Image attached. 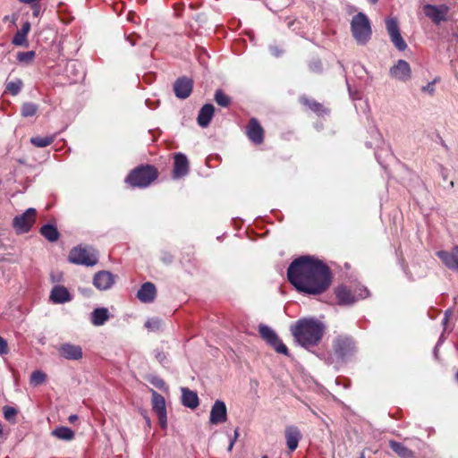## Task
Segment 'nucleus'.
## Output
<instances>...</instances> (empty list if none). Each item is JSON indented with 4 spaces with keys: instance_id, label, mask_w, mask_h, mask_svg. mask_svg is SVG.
Listing matches in <instances>:
<instances>
[{
    "instance_id": "55",
    "label": "nucleus",
    "mask_w": 458,
    "mask_h": 458,
    "mask_svg": "<svg viewBox=\"0 0 458 458\" xmlns=\"http://www.w3.org/2000/svg\"><path fill=\"white\" fill-rule=\"evenodd\" d=\"M163 259H164V261H165V263H169V262H171V261H172V257H171V256L165 257Z\"/></svg>"
},
{
    "instance_id": "56",
    "label": "nucleus",
    "mask_w": 458,
    "mask_h": 458,
    "mask_svg": "<svg viewBox=\"0 0 458 458\" xmlns=\"http://www.w3.org/2000/svg\"><path fill=\"white\" fill-rule=\"evenodd\" d=\"M3 435V427H2V424L0 423V437H2Z\"/></svg>"
},
{
    "instance_id": "54",
    "label": "nucleus",
    "mask_w": 458,
    "mask_h": 458,
    "mask_svg": "<svg viewBox=\"0 0 458 458\" xmlns=\"http://www.w3.org/2000/svg\"><path fill=\"white\" fill-rule=\"evenodd\" d=\"M233 445H234L233 441H230L228 448H227V451L231 452L233 450Z\"/></svg>"
},
{
    "instance_id": "47",
    "label": "nucleus",
    "mask_w": 458,
    "mask_h": 458,
    "mask_svg": "<svg viewBox=\"0 0 458 458\" xmlns=\"http://www.w3.org/2000/svg\"><path fill=\"white\" fill-rule=\"evenodd\" d=\"M422 89L423 91H428V93L433 94L435 90L433 82L428 83L427 86L423 87Z\"/></svg>"
},
{
    "instance_id": "58",
    "label": "nucleus",
    "mask_w": 458,
    "mask_h": 458,
    "mask_svg": "<svg viewBox=\"0 0 458 458\" xmlns=\"http://www.w3.org/2000/svg\"><path fill=\"white\" fill-rule=\"evenodd\" d=\"M372 4H376L378 0H369Z\"/></svg>"
},
{
    "instance_id": "32",
    "label": "nucleus",
    "mask_w": 458,
    "mask_h": 458,
    "mask_svg": "<svg viewBox=\"0 0 458 458\" xmlns=\"http://www.w3.org/2000/svg\"><path fill=\"white\" fill-rule=\"evenodd\" d=\"M47 380V375L41 370H35L31 373L30 383L33 386L43 385Z\"/></svg>"
},
{
    "instance_id": "8",
    "label": "nucleus",
    "mask_w": 458,
    "mask_h": 458,
    "mask_svg": "<svg viewBox=\"0 0 458 458\" xmlns=\"http://www.w3.org/2000/svg\"><path fill=\"white\" fill-rule=\"evenodd\" d=\"M259 332L261 337L270 344L276 352L288 355V349L285 344L278 338L276 332L266 325H259Z\"/></svg>"
},
{
    "instance_id": "41",
    "label": "nucleus",
    "mask_w": 458,
    "mask_h": 458,
    "mask_svg": "<svg viewBox=\"0 0 458 458\" xmlns=\"http://www.w3.org/2000/svg\"><path fill=\"white\" fill-rule=\"evenodd\" d=\"M145 326L148 329L155 331V330H157V329L160 328L161 321L159 319H157V318H152V319L148 320L145 323Z\"/></svg>"
},
{
    "instance_id": "19",
    "label": "nucleus",
    "mask_w": 458,
    "mask_h": 458,
    "mask_svg": "<svg viewBox=\"0 0 458 458\" xmlns=\"http://www.w3.org/2000/svg\"><path fill=\"white\" fill-rule=\"evenodd\" d=\"M174 90L177 98H187L192 91V81L187 78L178 79L174 85Z\"/></svg>"
},
{
    "instance_id": "13",
    "label": "nucleus",
    "mask_w": 458,
    "mask_h": 458,
    "mask_svg": "<svg viewBox=\"0 0 458 458\" xmlns=\"http://www.w3.org/2000/svg\"><path fill=\"white\" fill-rule=\"evenodd\" d=\"M437 256L447 268L458 272V245L450 250H438Z\"/></svg>"
},
{
    "instance_id": "29",
    "label": "nucleus",
    "mask_w": 458,
    "mask_h": 458,
    "mask_svg": "<svg viewBox=\"0 0 458 458\" xmlns=\"http://www.w3.org/2000/svg\"><path fill=\"white\" fill-rule=\"evenodd\" d=\"M40 233L51 242L57 241L59 238V233L57 228L48 224L41 227Z\"/></svg>"
},
{
    "instance_id": "60",
    "label": "nucleus",
    "mask_w": 458,
    "mask_h": 458,
    "mask_svg": "<svg viewBox=\"0 0 458 458\" xmlns=\"http://www.w3.org/2000/svg\"><path fill=\"white\" fill-rule=\"evenodd\" d=\"M261 458H268L267 455H263Z\"/></svg>"
},
{
    "instance_id": "44",
    "label": "nucleus",
    "mask_w": 458,
    "mask_h": 458,
    "mask_svg": "<svg viewBox=\"0 0 458 458\" xmlns=\"http://www.w3.org/2000/svg\"><path fill=\"white\" fill-rule=\"evenodd\" d=\"M30 5L32 8L33 16L38 17L40 14V5H39L38 2L31 4Z\"/></svg>"
},
{
    "instance_id": "11",
    "label": "nucleus",
    "mask_w": 458,
    "mask_h": 458,
    "mask_svg": "<svg viewBox=\"0 0 458 458\" xmlns=\"http://www.w3.org/2000/svg\"><path fill=\"white\" fill-rule=\"evenodd\" d=\"M151 394L152 409L157 415L161 428H165L167 426V417L165 398L155 390H151Z\"/></svg>"
},
{
    "instance_id": "22",
    "label": "nucleus",
    "mask_w": 458,
    "mask_h": 458,
    "mask_svg": "<svg viewBox=\"0 0 458 458\" xmlns=\"http://www.w3.org/2000/svg\"><path fill=\"white\" fill-rule=\"evenodd\" d=\"M50 300L54 303L60 304L70 301L72 300V296L67 288L63 285H55L51 291Z\"/></svg>"
},
{
    "instance_id": "18",
    "label": "nucleus",
    "mask_w": 458,
    "mask_h": 458,
    "mask_svg": "<svg viewBox=\"0 0 458 458\" xmlns=\"http://www.w3.org/2000/svg\"><path fill=\"white\" fill-rule=\"evenodd\" d=\"M189 172V162L186 156L182 153H177L174 156V164L173 177L178 179L185 176Z\"/></svg>"
},
{
    "instance_id": "10",
    "label": "nucleus",
    "mask_w": 458,
    "mask_h": 458,
    "mask_svg": "<svg viewBox=\"0 0 458 458\" xmlns=\"http://www.w3.org/2000/svg\"><path fill=\"white\" fill-rule=\"evenodd\" d=\"M386 25L392 43L398 50L404 51L407 48V44L400 33L397 20L395 18H388L386 21Z\"/></svg>"
},
{
    "instance_id": "21",
    "label": "nucleus",
    "mask_w": 458,
    "mask_h": 458,
    "mask_svg": "<svg viewBox=\"0 0 458 458\" xmlns=\"http://www.w3.org/2000/svg\"><path fill=\"white\" fill-rule=\"evenodd\" d=\"M113 284V276L106 271L98 272L93 278V284L98 290H106Z\"/></svg>"
},
{
    "instance_id": "46",
    "label": "nucleus",
    "mask_w": 458,
    "mask_h": 458,
    "mask_svg": "<svg viewBox=\"0 0 458 458\" xmlns=\"http://www.w3.org/2000/svg\"><path fill=\"white\" fill-rule=\"evenodd\" d=\"M30 24L29 22H26L23 24L22 28L19 31L27 37V35L30 31Z\"/></svg>"
},
{
    "instance_id": "39",
    "label": "nucleus",
    "mask_w": 458,
    "mask_h": 458,
    "mask_svg": "<svg viewBox=\"0 0 458 458\" xmlns=\"http://www.w3.org/2000/svg\"><path fill=\"white\" fill-rule=\"evenodd\" d=\"M16 414H17V411L13 407H11V406L4 407V416L7 420H13Z\"/></svg>"
},
{
    "instance_id": "14",
    "label": "nucleus",
    "mask_w": 458,
    "mask_h": 458,
    "mask_svg": "<svg viewBox=\"0 0 458 458\" xmlns=\"http://www.w3.org/2000/svg\"><path fill=\"white\" fill-rule=\"evenodd\" d=\"M57 351L61 357L70 360H78L82 358L83 352L80 345L65 343L61 344Z\"/></svg>"
},
{
    "instance_id": "59",
    "label": "nucleus",
    "mask_w": 458,
    "mask_h": 458,
    "mask_svg": "<svg viewBox=\"0 0 458 458\" xmlns=\"http://www.w3.org/2000/svg\"><path fill=\"white\" fill-rule=\"evenodd\" d=\"M455 379H456V381L458 382V371H457V372H456V374H455Z\"/></svg>"
},
{
    "instance_id": "16",
    "label": "nucleus",
    "mask_w": 458,
    "mask_h": 458,
    "mask_svg": "<svg viewBox=\"0 0 458 458\" xmlns=\"http://www.w3.org/2000/svg\"><path fill=\"white\" fill-rule=\"evenodd\" d=\"M411 67L410 64L404 60H399L390 69V75L400 81H406L411 78Z\"/></svg>"
},
{
    "instance_id": "5",
    "label": "nucleus",
    "mask_w": 458,
    "mask_h": 458,
    "mask_svg": "<svg viewBox=\"0 0 458 458\" xmlns=\"http://www.w3.org/2000/svg\"><path fill=\"white\" fill-rule=\"evenodd\" d=\"M69 261L86 267H93L98 263V254L91 247H83L81 245L74 247L69 254Z\"/></svg>"
},
{
    "instance_id": "48",
    "label": "nucleus",
    "mask_w": 458,
    "mask_h": 458,
    "mask_svg": "<svg viewBox=\"0 0 458 458\" xmlns=\"http://www.w3.org/2000/svg\"><path fill=\"white\" fill-rule=\"evenodd\" d=\"M271 54L275 56H279L280 51L277 47H270Z\"/></svg>"
},
{
    "instance_id": "50",
    "label": "nucleus",
    "mask_w": 458,
    "mask_h": 458,
    "mask_svg": "<svg viewBox=\"0 0 458 458\" xmlns=\"http://www.w3.org/2000/svg\"><path fill=\"white\" fill-rule=\"evenodd\" d=\"M77 420H78V416H77V415H75V414H72V415H70V416H69V418H68V421H69L70 423H74Z\"/></svg>"
},
{
    "instance_id": "1",
    "label": "nucleus",
    "mask_w": 458,
    "mask_h": 458,
    "mask_svg": "<svg viewBox=\"0 0 458 458\" xmlns=\"http://www.w3.org/2000/svg\"><path fill=\"white\" fill-rule=\"evenodd\" d=\"M287 277L299 292L308 294H320L331 284L328 267L311 256L295 259L287 269Z\"/></svg>"
},
{
    "instance_id": "28",
    "label": "nucleus",
    "mask_w": 458,
    "mask_h": 458,
    "mask_svg": "<svg viewBox=\"0 0 458 458\" xmlns=\"http://www.w3.org/2000/svg\"><path fill=\"white\" fill-rule=\"evenodd\" d=\"M390 448L397 454L401 458L413 457V452L403 445L402 443L391 440L389 441Z\"/></svg>"
},
{
    "instance_id": "20",
    "label": "nucleus",
    "mask_w": 458,
    "mask_h": 458,
    "mask_svg": "<svg viewBox=\"0 0 458 458\" xmlns=\"http://www.w3.org/2000/svg\"><path fill=\"white\" fill-rule=\"evenodd\" d=\"M157 294V289L154 284L150 282L144 283L137 293L138 299L144 303L152 302Z\"/></svg>"
},
{
    "instance_id": "57",
    "label": "nucleus",
    "mask_w": 458,
    "mask_h": 458,
    "mask_svg": "<svg viewBox=\"0 0 458 458\" xmlns=\"http://www.w3.org/2000/svg\"><path fill=\"white\" fill-rule=\"evenodd\" d=\"M81 292H82V293H83L84 295H89V291H86V290L84 291V290H81Z\"/></svg>"
},
{
    "instance_id": "31",
    "label": "nucleus",
    "mask_w": 458,
    "mask_h": 458,
    "mask_svg": "<svg viewBox=\"0 0 458 458\" xmlns=\"http://www.w3.org/2000/svg\"><path fill=\"white\" fill-rule=\"evenodd\" d=\"M55 140V136L47 137H32L30 142L32 145L38 148H45L51 145Z\"/></svg>"
},
{
    "instance_id": "2",
    "label": "nucleus",
    "mask_w": 458,
    "mask_h": 458,
    "mask_svg": "<svg viewBox=\"0 0 458 458\" xmlns=\"http://www.w3.org/2000/svg\"><path fill=\"white\" fill-rule=\"evenodd\" d=\"M295 341L304 348L317 345L325 332V326L315 318H301L291 326Z\"/></svg>"
},
{
    "instance_id": "6",
    "label": "nucleus",
    "mask_w": 458,
    "mask_h": 458,
    "mask_svg": "<svg viewBox=\"0 0 458 458\" xmlns=\"http://www.w3.org/2000/svg\"><path fill=\"white\" fill-rule=\"evenodd\" d=\"M335 296L342 305H351L360 299L369 296V290L365 287H359L353 293L345 286H338L335 289Z\"/></svg>"
},
{
    "instance_id": "33",
    "label": "nucleus",
    "mask_w": 458,
    "mask_h": 458,
    "mask_svg": "<svg viewBox=\"0 0 458 458\" xmlns=\"http://www.w3.org/2000/svg\"><path fill=\"white\" fill-rule=\"evenodd\" d=\"M23 86V82L21 79H16L15 81H9L6 83L5 89L11 95L16 96L20 93Z\"/></svg>"
},
{
    "instance_id": "7",
    "label": "nucleus",
    "mask_w": 458,
    "mask_h": 458,
    "mask_svg": "<svg viewBox=\"0 0 458 458\" xmlns=\"http://www.w3.org/2000/svg\"><path fill=\"white\" fill-rule=\"evenodd\" d=\"M333 349L338 359L344 360L354 353L355 344L350 336L338 335L333 341Z\"/></svg>"
},
{
    "instance_id": "24",
    "label": "nucleus",
    "mask_w": 458,
    "mask_h": 458,
    "mask_svg": "<svg viewBox=\"0 0 458 458\" xmlns=\"http://www.w3.org/2000/svg\"><path fill=\"white\" fill-rule=\"evenodd\" d=\"M213 114H214L213 105H211V104L204 105L200 108L198 117H197L198 124L202 128H206L209 124V123L213 117Z\"/></svg>"
},
{
    "instance_id": "38",
    "label": "nucleus",
    "mask_w": 458,
    "mask_h": 458,
    "mask_svg": "<svg viewBox=\"0 0 458 458\" xmlns=\"http://www.w3.org/2000/svg\"><path fill=\"white\" fill-rule=\"evenodd\" d=\"M12 43L15 46H27V37L18 30L15 33Z\"/></svg>"
},
{
    "instance_id": "30",
    "label": "nucleus",
    "mask_w": 458,
    "mask_h": 458,
    "mask_svg": "<svg viewBox=\"0 0 458 458\" xmlns=\"http://www.w3.org/2000/svg\"><path fill=\"white\" fill-rule=\"evenodd\" d=\"M53 436L58 439L70 441L74 438V432L67 427H58L53 431Z\"/></svg>"
},
{
    "instance_id": "26",
    "label": "nucleus",
    "mask_w": 458,
    "mask_h": 458,
    "mask_svg": "<svg viewBox=\"0 0 458 458\" xmlns=\"http://www.w3.org/2000/svg\"><path fill=\"white\" fill-rule=\"evenodd\" d=\"M110 313L106 308H97L90 314V321L96 327L103 326L109 318Z\"/></svg>"
},
{
    "instance_id": "25",
    "label": "nucleus",
    "mask_w": 458,
    "mask_h": 458,
    "mask_svg": "<svg viewBox=\"0 0 458 458\" xmlns=\"http://www.w3.org/2000/svg\"><path fill=\"white\" fill-rule=\"evenodd\" d=\"M182 403L185 407L195 409L199 406V397L196 392L187 387H182Z\"/></svg>"
},
{
    "instance_id": "27",
    "label": "nucleus",
    "mask_w": 458,
    "mask_h": 458,
    "mask_svg": "<svg viewBox=\"0 0 458 458\" xmlns=\"http://www.w3.org/2000/svg\"><path fill=\"white\" fill-rule=\"evenodd\" d=\"M66 73L67 76L71 77V80L73 82H77L81 78H83V72L81 70V67L75 61H72L67 64Z\"/></svg>"
},
{
    "instance_id": "45",
    "label": "nucleus",
    "mask_w": 458,
    "mask_h": 458,
    "mask_svg": "<svg viewBox=\"0 0 458 458\" xmlns=\"http://www.w3.org/2000/svg\"><path fill=\"white\" fill-rule=\"evenodd\" d=\"M310 69L314 72L321 71V63L319 61H316L310 64Z\"/></svg>"
},
{
    "instance_id": "43",
    "label": "nucleus",
    "mask_w": 458,
    "mask_h": 458,
    "mask_svg": "<svg viewBox=\"0 0 458 458\" xmlns=\"http://www.w3.org/2000/svg\"><path fill=\"white\" fill-rule=\"evenodd\" d=\"M156 358L161 364H165L166 361V355L163 352L156 351Z\"/></svg>"
},
{
    "instance_id": "49",
    "label": "nucleus",
    "mask_w": 458,
    "mask_h": 458,
    "mask_svg": "<svg viewBox=\"0 0 458 458\" xmlns=\"http://www.w3.org/2000/svg\"><path fill=\"white\" fill-rule=\"evenodd\" d=\"M239 435H240L239 434V428H235L234 433H233V438L230 441H233V443H235L236 440L239 437Z\"/></svg>"
},
{
    "instance_id": "35",
    "label": "nucleus",
    "mask_w": 458,
    "mask_h": 458,
    "mask_svg": "<svg viewBox=\"0 0 458 458\" xmlns=\"http://www.w3.org/2000/svg\"><path fill=\"white\" fill-rule=\"evenodd\" d=\"M215 100L216 102L224 107H226L231 103V98L226 96L221 89H217L215 93Z\"/></svg>"
},
{
    "instance_id": "52",
    "label": "nucleus",
    "mask_w": 458,
    "mask_h": 458,
    "mask_svg": "<svg viewBox=\"0 0 458 458\" xmlns=\"http://www.w3.org/2000/svg\"><path fill=\"white\" fill-rule=\"evenodd\" d=\"M451 314V311L450 310H446L445 313V318L443 319V324H446L447 321H448V318Z\"/></svg>"
},
{
    "instance_id": "34",
    "label": "nucleus",
    "mask_w": 458,
    "mask_h": 458,
    "mask_svg": "<svg viewBox=\"0 0 458 458\" xmlns=\"http://www.w3.org/2000/svg\"><path fill=\"white\" fill-rule=\"evenodd\" d=\"M38 110V105L31 103V102H26L23 103L21 106V115L23 117H31L34 116Z\"/></svg>"
},
{
    "instance_id": "12",
    "label": "nucleus",
    "mask_w": 458,
    "mask_h": 458,
    "mask_svg": "<svg viewBox=\"0 0 458 458\" xmlns=\"http://www.w3.org/2000/svg\"><path fill=\"white\" fill-rule=\"evenodd\" d=\"M227 420V408L225 402L216 400L211 407L209 422L213 425H218L225 422Z\"/></svg>"
},
{
    "instance_id": "23",
    "label": "nucleus",
    "mask_w": 458,
    "mask_h": 458,
    "mask_svg": "<svg viewBox=\"0 0 458 458\" xmlns=\"http://www.w3.org/2000/svg\"><path fill=\"white\" fill-rule=\"evenodd\" d=\"M301 437V432L295 426H289L285 429V438L287 447L291 452L294 451Z\"/></svg>"
},
{
    "instance_id": "3",
    "label": "nucleus",
    "mask_w": 458,
    "mask_h": 458,
    "mask_svg": "<svg viewBox=\"0 0 458 458\" xmlns=\"http://www.w3.org/2000/svg\"><path fill=\"white\" fill-rule=\"evenodd\" d=\"M157 168L150 165L134 168L127 176L126 182L132 187L147 188L157 179Z\"/></svg>"
},
{
    "instance_id": "9",
    "label": "nucleus",
    "mask_w": 458,
    "mask_h": 458,
    "mask_svg": "<svg viewBox=\"0 0 458 458\" xmlns=\"http://www.w3.org/2000/svg\"><path fill=\"white\" fill-rule=\"evenodd\" d=\"M36 209L30 208L23 214L16 216L13 221L15 231L18 233L29 232L36 220Z\"/></svg>"
},
{
    "instance_id": "37",
    "label": "nucleus",
    "mask_w": 458,
    "mask_h": 458,
    "mask_svg": "<svg viewBox=\"0 0 458 458\" xmlns=\"http://www.w3.org/2000/svg\"><path fill=\"white\" fill-rule=\"evenodd\" d=\"M149 382L154 386H156L157 388H158L160 390H163V391H165V392L168 391V386H166L165 382L162 378H160L158 377H152L149 379Z\"/></svg>"
},
{
    "instance_id": "15",
    "label": "nucleus",
    "mask_w": 458,
    "mask_h": 458,
    "mask_svg": "<svg viewBox=\"0 0 458 458\" xmlns=\"http://www.w3.org/2000/svg\"><path fill=\"white\" fill-rule=\"evenodd\" d=\"M425 14L436 24L446 20L448 8L445 5L427 4L424 7Z\"/></svg>"
},
{
    "instance_id": "40",
    "label": "nucleus",
    "mask_w": 458,
    "mask_h": 458,
    "mask_svg": "<svg viewBox=\"0 0 458 458\" xmlns=\"http://www.w3.org/2000/svg\"><path fill=\"white\" fill-rule=\"evenodd\" d=\"M302 101H303V103L305 105L309 106V107L312 111L317 112V113L320 112V109H321L322 106L319 103H317L314 100H309V99H306V98H302Z\"/></svg>"
},
{
    "instance_id": "51",
    "label": "nucleus",
    "mask_w": 458,
    "mask_h": 458,
    "mask_svg": "<svg viewBox=\"0 0 458 458\" xmlns=\"http://www.w3.org/2000/svg\"><path fill=\"white\" fill-rule=\"evenodd\" d=\"M126 40H128V41L130 42V45H131V46H134V45H135V38H134V36H133L132 34H131V35H130V36L126 38Z\"/></svg>"
},
{
    "instance_id": "42",
    "label": "nucleus",
    "mask_w": 458,
    "mask_h": 458,
    "mask_svg": "<svg viewBox=\"0 0 458 458\" xmlns=\"http://www.w3.org/2000/svg\"><path fill=\"white\" fill-rule=\"evenodd\" d=\"M9 352L7 342L0 336V355L7 354Z\"/></svg>"
},
{
    "instance_id": "17",
    "label": "nucleus",
    "mask_w": 458,
    "mask_h": 458,
    "mask_svg": "<svg viewBox=\"0 0 458 458\" xmlns=\"http://www.w3.org/2000/svg\"><path fill=\"white\" fill-rule=\"evenodd\" d=\"M249 139L255 144H260L264 139V130L256 118H251L246 128Z\"/></svg>"
},
{
    "instance_id": "4",
    "label": "nucleus",
    "mask_w": 458,
    "mask_h": 458,
    "mask_svg": "<svg viewBox=\"0 0 458 458\" xmlns=\"http://www.w3.org/2000/svg\"><path fill=\"white\" fill-rule=\"evenodd\" d=\"M351 30L354 39L360 45H365L371 37L370 21L363 13H358L351 21Z\"/></svg>"
},
{
    "instance_id": "53",
    "label": "nucleus",
    "mask_w": 458,
    "mask_h": 458,
    "mask_svg": "<svg viewBox=\"0 0 458 458\" xmlns=\"http://www.w3.org/2000/svg\"><path fill=\"white\" fill-rule=\"evenodd\" d=\"M18 1L22 3V4H34L36 2H38L39 0H18Z\"/></svg>"
},
{
    "instance_id": "36",
    "label": "nucleus",
    "mask_w": 458,
    "mask_h": 458,
    "mask_svg": "<svg viewBox=\"0 0 458 458\" xmlns=\"http://www.w3.org/2000/svg\"><path fill=\"white\" fill-rule=\"evenodd\" d=\"M35 57L34 51H27V52H19L17 54V60L20 63L30 64L33 61Z\"/></svg>"
}]
</instances>
